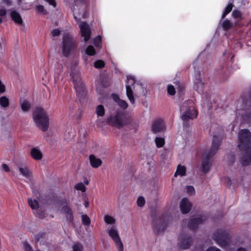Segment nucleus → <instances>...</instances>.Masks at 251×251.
Instances as JSON below:
<instances>
[{"label": "nucleus", "instance_id": "obj_1", "mask_svg": "<svg viewBox=\"0 0 251 251\" xmlns=\"http://www.w3.org/2000/svg\"><path fill=\"white\" fill-rule=\"evenodd\" d=\"M87 0H74L72 6L74 19L79 25L81 36L85 43H87L91 37V28L89 25L85 22H80L81 18L87 17Z\"/></svg>", "mask_w": 251, "mask_h": 251}, {"label": "nucleus", "instance_id": "obj_2", "mask_svg": "<svg viewBox=\"0 0 251 251\" xmlns=\"http://www.w3.org/2000/svg\"><path fill=\"white\" fill-rule=\"evenodd\" d=\"M205 54L204 52H201L198 57L197 60L193 63L194 68V75L193 78L194 89L199 94L203 93L204 89L205 87V83L203 79L201 77V71L199 70L200 68L197 64L200 59H202V67L204 68L206 67L207 69H209V66L211 65V57L210 55L206 56V59L203 57Z\"/></svg>", "mask_w": 251, "mask_h": 251}, {"label": "nucleus", "instance_id": "obj_3", "mask_svg": "<svg viewBox=\"0 0 251 251\" xmlns=\"http://www.w3.org/2000/svg\"><path fill=\"white\" fill-rule=\"evenodd\" d=\"M33 119L37 126L42 131L48 130L49 118L46 111L40 107H36L33 112Z\"/></svg>", "mask_w": 251, "mask_h": 251}, {"label": "nucleus", "instance_id": "obj_4", "mask_svg": "<svg viewBox=\"0 0 251 251\" xmlns=\"http://www.w3.org/2000/svg\"><path fill=\"white\" fill-rule=\"evenodd\" d=\"M181 118L185 122L190 120H193L198 116V111L195 107V104L192 100H185L180 107Z\"/></svg>", "mask_w": 251, "mask_h": 251}, {"label": "nucleus", "instance_id": "obj_5", "mask_svg": "<svg viewBox=\"0 0 251 251\" xmlns=\"http://www.w3.org/2000/svg\"><path fill=\"white\" fill-rule=\"evenodd\" d=\"M61 45L62 54L65 57H69L77 45L75 38L69 33L63 35Z\"/></svg>", "mask_w": 251, "mask_h": 251}, {"label": "nucleus", "instance_id": "obj_6", "mask_svg": "<svg viewBox=\"0 0 251 251\" xmlns=\"http://www.w3.org/2000/svg\"><path fill=\"white\" fill-rule=\"evenodd\" d=\"M107 124L112 126L120 129L127 124V120L124 113L121 111L116 112L115 115H111L106 120Z\"/></svg>", "mask_w": 251, "mask_h": 251}, {"label": "nucleus", "instance_id": "obj_7", "mask_svg": "<svg viewBox=\"0 0 251 251\" xmlns=\"http://www.w3.org/2000/svg\"><path fill=\"white\" fill-rule=\"evenodd\" d=\"M70 74L77 97L80 99L84 98L85 96V88L82 78L77 73L73 71L70 72Z\"/></svg>", "mask_w": 251, "mask_h": 251}, {"label": "nucleus", "instance_id": "obj_8", "mask_svg": "<svg viewBox=\"0 0 251 251\" xmlns=\"http://www.w3.org/2000/svg\"><path fill=\"white\" fill-rule=\"evenodd\" d=\"M213 239L222 248L230 247L228 232L222 229H218L214 233Z\"/></svg>", "mask_w": 251, "mask_h": 251}, {"label": "nucleus", "instance_id": "obj_9", "mask_svg": "<svg viewBox=\"0 0 251 251\" xmlns=\"http://www.w3.org/2000/svg\"><path fill=\"white\" fill-rule=\"evenodd\" d=\"M234 55H233L231 57L230 60L228 62L223 63L221 66V68L217 71V74L220 75H223V78H222V81H225L232 73V70H236L239 68L237 64H233V58Z\"/></svg>", "mask_w": 251, "mask_h": 251}, {"label": "nucleus", "instance_id": "obj_10", "mask_svg": "<svg viewBox=\"0 0 251 251\" xmlns=\"http://www.w3.org/2000/svg\"><path fill=\"white\" fill-rule=\"evenodd\" d=\"M238 147L242 151L251 144V132L246 128L241 129L238 133Z\"/></svg>", "mask_w": 251, "mask_h": 251}, {"label": "nucleus", "instance_id": "obj_11", "mask_svg": "<svg viewBox=\"0 0 251 251\" xmlns=\"http://www.w3.org/2000/svg\"><path fill=\"white\" fill-rule=\"evenodd\" d=\"M221 141L219 138L216 135H214L209 151H208L205 150L197 151L196 157H213L218 151L221 145Z\"/></svg>", "mask_w": 251, "mask_h": 251}, {"label": "nucleus", "instance_id": "obj_12", "mask_svg": "<svg viewBox=\"0 0 251 251\" xmlns=\"http://www.w3.org/2000/svg\"><path fill=\"white\" fill-rule=\"evenodd\" d=\"M135 83V76L132 75L126 76V94L130 101L133 104L135 103V100L133 96V90L134 89Z\"/></svg>", "mask_w": 251, "mask_h": 251}, {"label": "nucleus", "instance_id": "obj_13", "mask_svg": "<svg viewBox=\"0 0 251 251\" xmlns=\"http://www.w3.org/2000/svg\"><path fill=\"white\" fill-rule=\"evenodd\" d=\"M108 234L115 243L117 248H118V251H124L123 244L117 230L114 227H112L108 230Z\"/></svg>", "mask_w": 251, "mask_h": 251}, {"label": "nucleus", "instance_id": "obj_14", "mask_svg": "<svg viewBox=\"0 0 251 251\" xmlns=\"http://www.w3.org/2000/svg\"><path fill=\"white\" fill-rule=\"evenodd\" d=\"M251 107V102L249 101L245 96L242 97V99L237 102L235 112L237 114L240 115L239 112L240 110L247 111Z\"/></svg>", "mask_w": 251, "mask_h": 251}, {"label": "nucleus", "instance_id": "obj_15", "mask_svg": "<svg viewBox=\"0 0 251 251\" xmlns=\"http://www.w3.org/2000/svg\"><path fill=\"white\" fill-rule=\"evenodd\" d=\"M165 130V124L161 119L155 120L152 124L151 130L153 133L164 132Z\"/></svg>", "mask_w": 251, "mask_h": 251}, {"label": "nucleus", "instance_id": "obj_16", "mask_svg": "<svg viewBox=\"0 0 251 251\" xmlns=\"http://www.w3.org/2000/svg\"><path fill=\"white\" fill-rule=\"evenodd\" d=\"M178 245L180 248L186 249L191 245L192 243L191 238L187 235L181 234L178 238Z\"/></svg>", "mask_w": 251, "mask_h": 251}, {"label": "nucleus", "instance_id": "obj_17", "mask_svg": "<svg viewBox=\"0 0 251 251\" xmlns=\"http://www.w3.org/2000/svg\"><path fill=\"white\" fill-rule=\"evenodd\" d=\"M63 206L61 210L62 213H64L68 221L73 222L74 221V216L72 209L68 206L66 201L63 203Z\"/></svg>", "mask_w": 251, "mask_h": 251}, {"label": "nucleus", "instance_id": "obj_18", "mask_svg": "<svg viewBox=\"0 0 251 251\" xmlns=\"http://www.w3.org/2000/svg\"><path fill=\"white\" fill-rule=\"evenodd\" d=\"M180 209L183 214L188 213L191 209L192 205L188 200L183 198L180 203Z\"/></svg>", "mask_w": 251, "mask_h": 251}, {"label": "nucleus", "instance_id": "obj_19", "mask_svg": "<svg viewBox=\"0 0 251 251\" xmlns=\"http://www.w3.org/2000/svg\"><path fill=\"white\" fill-rule=\"evenodd\" d=\"M205 220V218L202 216L192 219L189 221L188 226L190 229H195L198 227L199 224Z\"/></svg>", "mask_w": 251, "mask_h": 251}, {"label": "nucleus", "instance_id": "obj_20", "mask_svg": "<svg viewBox=\"0 0 251 251\" xmlns=\"http://www.w3.org/2000/svg\"><path fill=\"white\" fill-rule=\"evenodd\" d=\"M10 17L12 20L16 24L22 25L23 20L20 14L15 10H11L10 12Z\"/></svg>", "mask_w": 251, "mask_h": 251}, {"label": "nucleus", "instance_id": "obj_21", "mask_svg": "<svg viewBox=\"0 0 251 251\" xmlns=\"http://www.w3.org/2000/svg\"><path fill=\"white\" fill-rule=\"evenodd\" d=\"M202 171L204 173H207L210 170L211 166V162L209 160V158H205L202 161Z\"/></svg>", "mask_w": 251, "mask_h": 251}, {"label": "nucleus", "instance_id": "obj_22", "mask_svg": "<svg viewBox=\"0 0 251 251\" xmlns=\"http://www.w3.org/2000/svg\"><path fill=\"white\" fill-rule=\"evenodd\" d=\"M20 105L22 110L23 112H27L30 107V104L28 101L25 100H20Z\"/></svg>", "mask_w": 251, "mask_h": 251}, {"label": "nucleus", "instance_id": "obj_23", "mask_svg": "<svg viewBox=\"0 0 251 251\" xmlns=\"http://www.w3.org/2000/svg\"><path fill=\"white\" fill-rule=\"evenodd\" d=\"M28 203L31 208L34 210V211H35L38 209L39 207V204L37 200H33L31 198H28Z\"/></svg>", "mask_w": 251, "mask_h": 251}, {"label": "nucleus", "instance_id": "obj_24", "mask_svg": "<svg viewBox=\"0 0 251 251\" xmlns=\"http://www.w3.org/2000/svg\"><path fill=\"white\" fill-rule=\"evenodd\" d=\"M91 165L93 168H98L102 164V161L100 158H89Z\"/></svg>", "mask_w": 251, "mask_h": 251}, {"label": "nucleus", "instance_id": "obj_25", "mask_svg": "<svg viewBox=\"0 0 251 251\" xmlns=\"http://www.w3.org/2000/svg\"><path fill=\"white\" fill-rule=\"evenodd\" d=\"M251 37V35H248V33L247 31H242L241 32H239L236 36V38L238 40L241 41L244 39H249Z\"/></svg>", "mask_w": 251, "mask_h": 251}, {"label": "nucleus", "instance_id": "obj_26", "mask_svg": "<svg viewBox=\"0 0 251 251\" xmlns=\"http://www.w3.org/2000/svg\"><path fill=\"white\" fill-rule=\"evenodd\" d=\"M19 169L20 173L25 177H29L30 176V172L28 168L25 166H19Z\"/></svg>", "mask_w": 251, "mask_h": 251}, {"label": "nucleus", "instance_id": "obj_27", "mask_svg": "<svg viewBox=\"0 0 251 251\" xmlns=\"http://www.w3.org/2000/svg\"><path fill=\"white\" fill-rule=\"evenodd\" d=\"M186 169L184 166L178 165L177 170L175 174V176H176L178 175L183 176L185 175Z\"/></svg>", "mask_w": 251, "mask_h": 251}, {"label": "nucleus", "instance_id": "obj_28", "mask_svg": "<svg viewBox=\"0 0 251 251\" xmlns=\"http://www.w3.org/2000/svg\"><path fill=\"white\" fill-rule=\"evenodd\" d=\"M9 104V99L5 96H2L0 98V105L3 108L7 107Z\"/></svg>", "mask_w": 251, "mask_h": 251}, {"label": "nucleus", "instance_id": "obj_29", "mask_svg": "<svg viewBox=\"0 0 251 251\" xmlns=\"http://www.w3.org/2000/svg\"><path fill=\"white\" fill-rule=\"evenodd\" d=\"M233 4L231 3H229L226 7L222 15L221 19H224L227 14L231 12L232 9Z\"/></svg>", "mask_w": 251, "mask_h": 251}, {"label": "nucleus", "instance_id": "obj_30", "mask_svg": "<svg viewBox=\"0 0 251 251\" xmlns=\"http://www.w3.org/2000/svg\"><path fill=\"white\" fill-rule=\"evenodd\" d=\"M155 142L157 148H161L165 144V139L163 137H156L155 139Z\"/></svg>", "mask_w": 251, "mask_h": 251}, {"label": "nucleus", "instance_id": "obj_31", "mask_svg": "<svg viewBox=\"0 0 251 251\" xmlns=\"http://www.w3.org/2000/svg\"><path fill=\"white\" fill-rule=\"evenodd\" d=\"M96 113L98 116L102 117L104 115L105 110L104 106L101 105H99L96 108Z\"/></svg>", "mask_w": 251, "mask_h": 251}, {"label": "nucleus", "instance_id": "obj_32", "mask_svg": "<svg viewBox=\"0 0 251 251\" xmlns=\"http://www.w3.org/2000/svg\"><path fill=\"white\" fill-rule=\"evenodd\" d=\"M85 52L89 56H93L95 54L96 50L93 46L89 45L86 48Z\"/></svg>", "mask_w": 251, "mask_h": 251}, {"label": "nucleus", "instance_id": "obj_33", "mask_svg": "<svg viewBox=\"0 0 251 251\" xmlns=\"http://www.w3.org/2000/svg\"><path fill=\"white\" fill-rule=\"evenodd\" d=\"M30 154L31 157H42L41 152L36 148H34L31 150Z\"/></svg>", "mask_w": 251, "mask_h": 251}, {"label": "nucleus", "instance_id": "obj_34", "mask_svg": "<svg viewBox=\"0 0 251 251\" xmlns=\"http://www.w3.org/2000/svg\"><path fill=\"white\" fill-rule=\"evenodd\" d=\"M232 16L237 21H240L242 19V14L238 10H234L232 13Z\"/></svg>", "mask_w": 251, "mask_h": 251}, {"label": "nucleus", "instance_id": "obj_35", "mask_svg": "<svg viewBox=\"0 0 251 251\" xmlns=\"http://www.w3.org/2000/svg\"><path fill=\"white\" fill-rule=\"evenodd\" d=\"M93 44L97 47H100L101 46V36L99 35L94 38Z\"/></svg>", "mask_w": 251, "mask_h": 251}, {"label": "nucleus", "instance_id": "obj_36", "mask_svg": "<svg viewBox=\"0 0 251 251\" xmlns=\"http://www.w3.org/2000/svg\"><path fill=\"white\" fill-rule=\"evenodd\" d=\"M232 25L231 23L229 20L226 19L222 23V26L224 30L229 29Z\"/></svg>", "mask_w": 251, "mask_h": 251}, {"label": "nucleus", "instance_id": "obj_37", "mask_svg": "<svg viewBox=\"0 0 251 251\" xmlns=\"http://www.w3.org/2000/svg\"><path fill=\"white\" fill-rule=\"evenodd\" d=\"M104 220L107 224H113L115 223V219L113 217L108 215L104 216Z\"/></svg>", "mask_w": 251, "mask_h": 251}, {"label": "nucleus", "instance_id": "obj_38", "mask_svg": "<svg viewBox=\"0 0 251 251\" xmlns=\"http://www.w3.org/2000/svg\"><path fill=\"white\" fill-rule=\"evenodd\" d=\"M94 66L97 69H101L104 67L105 63L102 60H98L94 62Z\"/></svg>", "mask_w": 251, "mask_h": 251}, {"label": "nucleus", "instance_id": "obj_39", "mask_svg": "<svg viewBox=\"0 0 251 251\" xmlns=\"http://www.w3.org/2000/svg\"><path fill=\"white\" fill-rule=\"evenodd\" d=\"M72 248L73 251H83V246L79 243H75L73 245Z\"/></svg>", "mask_w": 251, "mask_h": 251}, {"label": "nucleus", "instance_id": "obj_40", "mask_svg": "<svg viewBox=\"0 0 251 251\" xmlns=\"http://www.w3.org/2000/svg\"><path fill=\"white\" fill-rule=\"evenodd\" d=\"M240 162L243 166L251 165V158H241Z\"/></svg>", "mask_w": 251, "mask_h": 251}, {"label": "nucleus", "instance_id": "obj_41", "mask_svg": "<svg viewBox=\"0 0 251 251\" xmlns=\"http://www.w3.org/2000/svg\"><path fill=\"white\" fill-rule=\"evenodd\" d=\"M82 223L83 225L88 226L90 224V219L86 215H82Z\"/></svg>", "mask_w": 251, "mask_h": 251}, {"label": "nucleus", "instance_id": "obj_42", "mask_svg": "<svg viewBox=\"0 0 251 251\" xmlns=\"http://www.w3.org/2000/svg\"><path fill=\"white\" fill-rule=\"evenodd\" d=\"M118 106L122 109L125 110L127 108L128 104L125 100H120L117 103Z\"/></svg>", "mask_w": 251, "mask_h": 251}, {"label": "nucleus", "instance_id": "obj_43", "mask_svg": "<svg viewBox=\"0 0 251 251\" xmlns=\"http://www.w3.org/2000/svg\"><path fill=\"white\" fill-rule=\"evenodd\" d=\"M167 91H168V93L171 96L174 95L176 93L175 88L174 86L171 84L168 85Z\"/></svg>", "mask_w": 251, "mask_h": 251}, {"label": "nucleus", "instance_id": "obj_44", "mask_svg": "<svg viewBox=\"0 0 251 251\" xmlns=\"http://www.w3.org/2000/svg\"><path fill=\"white\" fill-rule=\"evenodd\" d=\"M75 188L77 190H80L82 192H84L86 190V187L82 182L77 183L75 186Z\"/></svg>", "mask_w": 251, "mask_h": 251}, {"label": "nucleus", "instance_id": "obj_45", "mask_svg": "<svg viewBox=\"0 0 251 251\" xmlns=\"http://www.w3.org/2000/svg\"><path fill=\"white\" fill-rule=\"evenodd\" d=\"M34 213L36 214V216L39 217L40 219H44L45 217V213L44 211H42L40 210L37 209L35 211H34Z\"/></svg>", "mask_w": 251, "mask_h": 251}, {"label": "nucleus", "instance_id": "obj_46", "mask_svg": "<svg viewBox=\"0 0 251 251\" xmlns=\"http://www.w3.org/2000/svg\"><path fill=\"white\" fill-rule=\"evenodd\" d=\"M25 251H34L31 246L26 241L23 243Z\"/></svg>", "mask_w": 251, "mask_h": 251}, {"label": "nucleus", "instance_id": "obj_47", "mask_svg": "<svg viewBox=\"0 0 251 251\" xmlns=\"http://www.w3.org/2000/svg\"><path fill=\"white\" fill-rule=\"evenodd\" d=\"M242 151L245 153V154L247 155L246 157H251V146H249Z\"/></svg>", "mask_w": 251, "mask_h": 251}, {"label": "nucleus", "instance_id": "obj_48", "mask_svg": "<svg viewBox=\"0 0 251 251\" xmlns=\"http://www.w3.org/2000/svg\"><path fill=\"white\" fill-rule=\"evenodd\" d=\"M145 203V200L143 197H139L137 201V203L140 207L143 206Z\"/></svg>", "mask_w": 251, "mask_h": 251}, {"label": "nucleus", "instance_id": "obj_49", "mask_svg": "<svg viewBox=\"0 0 251 251\" xmlns=\"http://www.w3.org/2000/svg\"><path fill=\"white\" fill-rule=\"evenodd\" d=\"M50 33L53 37L58 36L61 33V31L59 28H55L52 30L50 32Z\"/></svg>", "mask_w": 251, "mask_h": 251}, {"label": "nucleus", "instance_id": "obj_50", "mask_svg": "<svg viewBox=\"0 0 251 251\" xmlns=\"http://www.w3.org/2000/svg\"><path fill=\"white\" fill-rule=\"evenodd\" d=\"M186 190L187 193L190 195H194L195 192V189L192 186H188L186 187Z\"/></svg>", "mask_w": 251, "mask_h": 251}, {"label": "nucleus", "instance_id": "obj_51", "mask_svg": "<svg viewBox=\"0 0 251 251\" xmlns=\"http://www.w3.org/2000/svg\"><path fill=\"white\" fill-rule=\"evenodd\" d=\"M243 46V44L242 43L240 40H238L235 44L233 47L234 50H238V49H240L242 48Z\"/></svg>", "mask_w": 251, "mask_h": 251}, {"label": "nucleus", "instance_id": "obj_52", "mask_svg": "<svg viewBox=\"0 0 251 251\" xmlns=\"http://www.w3.org/2000/svg\"><path fill=\"white\" fill-rule=\"evenodd\" d=\"M111 98L114 101H115L117 103L118 102V101L121 100L119 98V96L116 94H112L111 95Z\"/></svg>", "mask_w": 251, "mask_h": 251}, {"label": "nucleus", "instance_id": "obj_53", "mask_svg": "<svg viewBox=\"0 0 251 251\" xmlns=\"http://www.w3.org/2000/svg\"><path fill=\"white\" fill-rule=\"evenodd\" d=\"M6 14V10L4 9H0V24L2 22V17Z\"/></svg>", "mask_w": 251, "mask_h": 251}, {"label": "nucleus", "instance_id": "obj_54", "mask_svg": "<svg viewBox=\"0 0 251 251\" xmlns=\"http://www.w3.org/2000/svg\"><path fill=\"white\" fill-rule=\"evenodd\" d=\"M36 10L39 13H43L44 11V7L43 5H38L36 6Z\"/></svg>", "mask_w": 251, "mask_h": 251}, {"label": "nucleus", "instance_id": "obj_55", "mask_svg": "<svg viewBox=\"0 0 251 251\" xmlns=\"http://www.w3.org/2000/svg\"><path fill=\"white\" fill-rule=\"evenodd\" d=\"M5 87L0 79V93H3L5 92Z\"/></svg>", "mask_w": 251, "mask_h": 251}, {"label": "nucleus", "instance_id": "obj_56", "mask_svg": "<svg viewBox=\"0 0 251 251\" xmlns=\"http://www.w3.org/2000/svg\"><path fill=\"white\" fill-rule=\"evenodd\" d=\"M50 5L52 6L53 7L56 6V2L55 0H45Z\"/></svg>", "mask_w": 251, "mask_h": 251}, {"label": "nucleus", "instance_id": "obj_57", "mask_svg": "<svg viewBox=\"0 0 251 251\" xmlns=\"http://www.w3.org/2000/svg\"><path fill=\"white\" fill-rule=\"evenodd\" d=\"M177 90L178 95H179L180 96L182 94V93H183V88H182V86H178V87L177 88Z\"/></svg>", "mask_w": 251, "mask_h": 251}, {"label": "nucleus", "instance_id": "obj_58", "mask_svg": "<svg viewBox=\"0 0 251 251\" xmlns=\"http://www.w3.org/2000/svg\"><path fill=\"white\" fill-rule=\"evenodd\" d=\"M206 251H221L219 249L216 247H210L206 250Z\"/></svg>", "mask_w": 251, "mask_h": 251}, {"label": "nucleus", "instance_id": "obj_59", "mask_svg": "<svg viewBox=\"0 0 251 251\" xmlns=\"http://www.w3.org/2000/svg\"><path fill=\"white\" fill-rule=\"evenodd\" d=\"M2 169L5 171V172H9V169L8 166L6 164H3L2 165Z\"/></svg>", "mask_w": 251, "mask_h": 251}, {"label": "nucleus", "instance_id": "obj_60", "mask_svg": "<svg viewBox=\"0 0 251 251\" xmlns=\"http://www.w3.org/2000/svg\"><path fill=\"white\" fill-rule=\"evenodd\" d=\"M7 5H10L11 3V0H2Z\"/></svg>", "mask_w": 251, "mask_h": 251}, {"label": "nucleus", "instance_id": "obj_61", "mask_svg": "<svg viewBox=\"0 0 251 251\" xmlns=\"http://www.w3.org/2000/svg\"><path fill=\"white\" fill-rule=\"evenodd\" d=\"M237 251H247V250H246V249L241 247L238 248Z\"/></svg>", "mask_w": 251, "mask_h": 251}, {"label": "nucleus", "instance_id": "obj_62", "mask_svg": "<svg viewBox=\"0 0 251 251\" xmlns=\"http://www.w3.org/2000/svg\"><path fill=\"white\" fill-rule=\"evenodd\" d=\"M248 97H249L250 100L251 101V90L248 93Z\"/></svg>", "mask_w": 251, "mask_h": 251}, {"label": "nucleus", "instance_id": "obj_63", "mask_svg": "<svg viewBox=\"0 0 251 251\" xmlns=\"http://www.w3.org/2000/svg\"><path fill=\"white\" fill-rule=\"evenodd\" d=\"M143 93H144V96H146L147 94V90H146L145 92H144V90H143Z\"/></svg>", "mask_w": 251, "mask_h": 251}, {"label": "nucleus", "instance_id": "obj_64", "mask_svg": "<svg viewBox=\"0 0 251 251\" xmlns=\"http://www.w3.org/2000/svg\"><path fill=\"white\" fill-rule=\"evenodd\" d=\"M84 183H85L86 185H88V183H89V181H88V180H85V181H84Z\"/></svg>", "mask_w": 251, "mask_h": 251}]
</instances>
